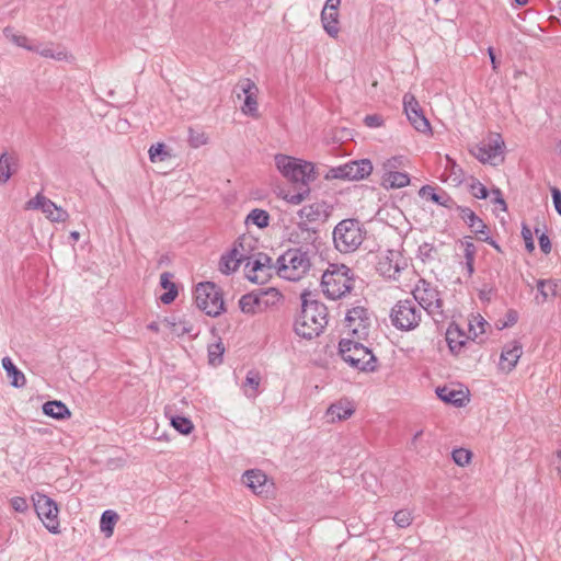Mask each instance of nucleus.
Here are the masks:
<instances>
[{"label":"nucleus","instance_id":"nucleus-1","mask_svg":"<svg viewBox=\"0 0 561 561\" xmlns=\"http://www.w3.org/2000/svg\"><path fill=\"white\" fill-rule=\"evenodd\" d=\"M328 324V308L312 298V294H301V312L296 318L294 330L297 335L311 340L319 336Z\"/></svg>","mask_w":561,"mask_h":561},{"label":"nucleus","instance_id":"nucleus-2","mask_svg":"<svg viewBox=\"0 0 561 561\" xmlns=\"http://www.w3.org/2000/svg\"><path fill=\"white\" fill-rule=\"evenodd\" d=\"M367 230L364 224L356 218L341 220L333 229V242L341 253L356 251L365 240Z\"/></svg>","mask_w":561,"mask_h":561},{"label":"nucleus","instance_id":"nucleus-3","mask_svg":"<svg viewBox=\"0 0 561 561\" xmlns=\"http://www.w3.org/2000/svg\"><path fill=\"white\" fill-rule=\"evenodd\" d=\"M310 253L304 248H290L276 260L277 274L288 280H299L310 270Z\"/></svg>","mask_w":561,"mask_h":561},{"label":"nucleus","instance_id":"nucleus-4","mask_svg":"<svg viewBox=\"0 0 561 561\" xmlns=\"http://www.w3.org/2000/svg\"><path fill=\"white\" fill-rule=\"evenodd\" d=\"M321 286L324 295L337 300L345 297L354 287V277L350 267L346 265H331L321 278Z\"/></svg>","mask_w":561,"mask_h":561},{"label":"nucleus","instance_id":"nucleus-5","mask_svg":"<svg viewBox=\"0 0 561 561\" xmlns=\"http://www.w3.org/2000/svg\"><path fill=\"white\" fill-rule=\"evenodd\" d=\"M412 295L417 307L425 310L436 322H443L447 318L440 293L432 283L420 278L412 289Z\"/></svg>","mask_w":561,"mask_h":561},{"label":"nucleus","instance_id":"nucleus-6","mask_svg":"<svg viewBox=\"0 0 561 561\" xmlns=\"http://www.w3.org/2000/svg\"><path fill=\"white\" fill-rule=\"evenodd\" d=\"M339 353L353 368L362 371H374L377 368L375 355L358 341L342 339L339 343Z\"/></svg>","mask_w":561,"mask_h":561},{"label":"nucleus","instance_id":"nucleus-7","mask_svg":"<svg viewBox=\"0 0 561 561\" xmlns=\"http://www.w3.org/2000/svg\"><path fill=\"white\" fill-rule=\"evenodd\" d=\"M275 164L283 176L295 184H309L316 179L314 167L311 162L276 154Z\"/></svg>","mask_w":561,"mask_h":561},{"label":"nucleus","instance_id":"nucleus-8","mask_svg":"<svg viewBox=\"0 0 561 561\" xmlns=\"http://www.w3.org/2000/svg\"><path fill=\"white\" fill-rule=\"evenodd\" d=\"M194 297L197 308L209 317H218L225 311L221 289L211 282L199 283Z\"/></svg>","mask_w":561,"mask_h":561},{"label":"nucleus","instance_id":"nucleus-9","mask_svg":"<svg viewBox=\"0 0 561 561\" xmlns=\"http://www.w3.org/2000/svg\"><path fill=\"white\" fill-rule=\"evenodd\" d=\"M280 298V293L274 287L257 289L242 295L239 299V308L245 314H256L275 306Z\"/></svg>","mask_w":561,"mask_h":561},{"label":"nucleus","instance_id":"nucleus-10","mask_svg":"<svg viewBox=\"0 0 561 561\" xmlns=\"http://www.w3.org/2000/svg\"><path fill=\"white\" fill-rule=\"evenodd\" d=\"M422 310L411 299L399 300L392 308L390 318L393 327L401 331H411L419 327Z\"/></svg>","mask_w":561,"mask_h":561},{"label":"nucleus","instance_id":"nucleus-11","mask_svg":"<svg viewBox=\"0 0 561 561\" xmlns=\"http://www.w3.org/2000/svg\"><path fill=\"white\" fill-rule=\"evenodd\" d=\"M33 505L38 518L51 534H59L58 507L54 500L44 493L36 492L33 496Z\"/></svg>","mask_w":561,"mask_h":561},{"label":"nucleus","instance_id":"nucleus-12","mask_svg":"<svg viewBox=\"0 0 561 561\" xmlns=\"http://www.w3.org/2000/svg\"><path fill=\"white\" fill-rule=\"evenodd\" d=\"M370 323L368 310L364 307H354L345 316V327L350 334L357 340L368 336Z\"/></svg>","mask_w":561,"mask_h":561},{"label":"nucleus","instance_id":"nucleus-13","mask_svg":"<svg viewBox=\"0 0 561 561\" xmlns=\"http://www.w3.org/2000/svg\"><path fill=\"white\" fill-rule=\"evenodd\" d=\"M373 171V164L368 159L350 161L343 165L332 168L330 176L333 179L362 180Z\"/></svg>","mask_w":561,"mask_h":561},{"label":"nucleus","instance_id":"nucleus-14","mask_svg":"<svg viewBox=\"0 0 561 561\" xmlns=\"http://www.w3.org/2000/svg\"><path fill=\"white\" fill-rule=\"evenodd\" d=\"M403 107L409 122L417 131L423 134L431 133V124L414 95L407 93L403 96Z\"/></svg>","mask_w":561,"mask_h":561},{"label":"nucleus","instance_id":"nucleus-15","mask_svg":"<svg viewBox=\"0 0 561 561\" xmlns=\"http://www.w3.org/2000/svg\"><path fill=\"white\" fill-rule=\"evenodd\" d=\"M248 271V278L252 283H263L273 270L272 259L265 253H257L252 255V260L245 263Z\"/></svg>","mask_w":561,"mask_h":561},{"label":"nucleus","instance_id":"nucleus-16","mask_svg":"<svg viewBox=\"0 0 561 561\" xmlns=\"http://www.w3.org/2000/svg\"><path fill=\"white\" fill-rule=\"evenodd\" d=\"M401 261L402 257L400 252L388 250L385 254L378 257L376 270L386 278L397 279L399 273L403 268Z\"/></svg>","mask_w":561,"mask_h":561},{"label":"nucleus","instance_id":"nucleus-17","mask_svg":"<svg viewBox=\"0 0 561 561\" xmlns=\"http://www.w3.org/2000/svg\"><path fill=\"white\" fill-rule=\"evenodd\" d=\"M318 239L319 231L313 227H309L306 221L299 222L296 230L290 234V241L301 243L299 248H304V250L308 249L309 253L311 250L316 249Z\"/></svg>","mask_w":561,"mask_h":561},{"label":"nucleus","instance_id":"nucleus-18","mask_svg":"<svg viewBox=\"0 0 561 561\" xmlns=\"http://www.w3.org/2000/svg\"><path fill=\"white\" fill-rule=\"evenodd\" d=\"M503 145L504 142L500 135H496L494 139H490L489 142L477 147L474 156L483 163H493V161L502 154Z\"/></svg>","mask_w":561,"mask_h":561},{"label":"nucleus","instance_id":"nucleus-19","mask_svg":"<svg viewBox=\"0 0 561 561\" xmlns=\"http://www.w3.org/2000/svg\"><path fill=\"white\" fill-rule=\"evenodd\" d=\"M242 482L255 494H266L270 490L267 476L259 469L248 470L242 476Z\"/></svg>","mask_w":561,"mask_h":561},{"label":"nucleus","instance_id":"nucleus-20","mask_svg":"<svg viewBox=\"0 0 561 561\" xmlns=\"http://www.w3.org/2000/svg\"><path fill=\"white\" fill-rule=\"evenodd\" d=\"M298 215L307 222H323L329 217V206L325 202H316L304 206Z\"/></svg>","mask_w":561,"mask_h":561},{"label":"nucleus","instance_id":"nucleus-21","mask_svg":"<svg viewBox=\"0 0 561 561\" xmlns=\"http://www.w3.org/2000/svg\"><path fill=\"white\" fill-rule=\"evenodd\" d=\"M522 354V345L517 341L506 344L501 353L500 368L505 371L513 370Z\"/></svg>","mask_w":561,"mask_h":561},{"label":"nucleus","instance_id":"nucleus-22","mask_svg":"<svg viewBox=\"0 0 561 561\" xmlns=\"http://www.w3.org/2000/svg\"><path fill=\"white\" fill-rule=\"evenodd\" d=\"M455 210L458 213L459 217L468 225L471 231L478 236V238L481 234H485L488 226L480 217L476 215L471 208L457 205Z\"/></svg>","mask_w":561,"mask_h":561},{"label":"nucleus","instance_id":"nucleus-23","mask_svg":"<svg viewBox=\"0 0 561 561\" xmlns=\"http://www.w3.org/2000/svg\"><path fill=\"white\" fill-rule=\"evenodd\" d=\"M420 196L427 197L433 203L446 207L448 209H455L457 206L456 202L447 194L444 190L439 188L438 191L431 186L424 185L419 191Z\"/></svg>","mask_w":561,"mask_h":561},{"label":"nucleus","instance_id":"nucleus-24","mask_svg":"<svg viewBox=\"0 0 561 561\" xmlns=\"http://www.w3.org/2000/svg\"><path fill=\"white\" fill-rule=\"evenodd\" d=\"M255 240L250 236H241L233 243V248L230 250L232 255L237 256L241 262H249L252 260V250L254 248Z\"/></svg>","mask_w":561,"mask_h":561},{"label":"nucleus","instance_id":"nucleus-25","mask_svg":"<svg viewBox=\"0 0 561 561\" xmlns=\"http://www.w3.org/2000/svg\"><path fill=\"white\" fill-rule=\"evenodd\" d=\"M18 156L15 153H8L7 151L0 154V184H5L12 174L16 171Z\"/></svg>","mask_w":561,"mask_h":561},{"label":"nucleus","instance_id":"nucleus-26","mask_svg":"<svg viewBox=\"0 0 561 561\" xmlns=\"http://www.w3.org/2000/svg\"><path fill=\"white\" fill-rule=\"evenodd\" d=\"M436 394L442 401H444L446 403H450L455 407L460 408L466 404L465 393L462 391L456 390L454 388H450L447 386L438 387L436 389Z\"/></svg>","mask_w":561,"mask_h":561},{"label":"nucleus","instance_id":"nucleus-27","mask_svg":"<svg viewBox=\"0 0 561 561\" xmlns=\"http://www.w3.org/2000/svg\"><path fill=\"white\" fill-rule=\"evenodd\" d=\"M2 367L7 376L11 379L10 383L14 388H22L26 383L24 374L14 365L11 357L5 356L1 360Z\"/></svg>","mask_w":561,"mask_h":561},{"label":"nucleus","instance_id":"nucleus-28","mask_svg":"<svg viewBox=\"0 0 561 561\" xmlns=\"http://www.w3.org/2000/svg\"><path fill=\"white\" fill-rule=\"evenodd\" d=\"M42 409L45 415L55 420H66L71 416V412L68 407L58 400L45 402Z\"/></svg>","mask_w":561,"mask_h":561},{"label":"nucleus","instance_id":"nucleus-29","mask_svg":"<svg viewBox=\"0 0 561 561\" xmlns=\"http://www.w3.org/2000/svg\"><path fill=\"white\" fill-rule=\"evenodd\" d=\"M172 277L173 274L169 272H163L160 275V285L162 288L167 289V291L160 296V300L164 305H170L175 300L178 296L176 285L173 282H171Z\"/></svg>","mask_w":561,"mask_h":561},{"label":"nucleus","instance_id":"nucleus-30","mask_svg":"<svg viewBox=\"0 0 561 561\" xmlns=\"http://www.w3.org/2000/svg\"><path fill=\"white\" fill-rule=\"evenodd\" d=\"M321 22H322L323 28L328 33V35L335 38L340 32L337 11L322 9Z\"/></svg>","mask_w":561,"mask_h":561},{"label":"nucleus","instance_id":"nucleus-31","mask_svg":"<svg viewBox=\"0 0 561 561\" xmlns=\"http://www.w3.org/2000/svg\"><path fill=\"white\" fill-rule=\"evenodd\" d=\"M381 179L383 186L390 188H401L410 183L409 174L400 171L386 172Z\"/></svg>","mask_w":561,"mask_h":561},{"label":"nucleus","instance_id":"nucleus-32","mask_svg":"<svg viewBox=\"0 0 561 561\" xmlns=\"http://www.w3.org/2000/svg\"><path fill=\"white\" fill-rule=\"evenodd\" d=\"M561 283L557 279H539L537 282V290L541 296L540 302H545L549 297H556Z\"/></svg>","mask_w":561,"mask_h":561},{"label":"nucleus","instance_id":"nucleus-33","mask_svg":"<svg viewBox=\"0 0 561 561\" xmlns=\"http://www.w3.org/2000/svg\"><path fill=\"white\" fill-rule=\"evenodd\" d=\"M118 514L115 511L106 510L102 513L100 519V529L106 537H111L114 531V526L118 520Z\"/></svg>","mask_w":561,"mask_h":561},{"label":"nucleus","instance_id":"nucleus-34","mask_svg":"<svg viewBox=\"0 0 561 561\" xmlns=\"http://www.w3.org/2000/svg\"><path fill=\"white\" fill-rule=\"evenodd\" d=\"M3 35L5 36L7 39H9L19 47L25 48L30 51L35 49V45L30 44V39L25 35L15 33L14 28L11 26H7L3 30Z\"/></svg>","mask_w":561,"mask_h":561},{"label":"nucleus","instance_id":"nucleus-35","mask_svg":"<svg viewBox=\"0 0 561 561\" xmlns=\"http://www.w3.org/2000/svg\"><path fill=\"white\" fill-rule=\"evenodd\" d=\"M245 224L255 225L259 228H266L270 225V214L260 208L252 209L245 218Z\"/></svg>","mask_w":561,"mask_h":561},{"label":"nucleus","instance_id":"nucleus-36","mask_svg":"<svg viewBox=\"0 0 561 561\" xmlns=\"http://www.w3.org/2000/svg\"><path fill=\"white\" fill-rule=\"evenodd\" d=\"M260 382H261L260 374L255 370H250L247 374L245 381L243 385L245 396L249 398H254L259 390Z\"/></svg>","mask_w":561,"mask_h":561},{"label":"nucleus","instance_id":"nucleus-37","mask_svg":"<svg viewBox=\"0 0 561 561\" xmlns=\"http://www.w3.org/2000/svg\"><path fill=\"white\" fill-rule=\"evenodd\" d=\"M149 159L151 162H162L171 158L170 151L163 142L152 145L148 150Z\"/></svg>","mask_w":561,"mask_h":561},{"label":"nucleus","instance_id":"nucleus-38","mask_svg":"<svg viewBox=\"0 0 561 561\" xmlns=\"http://www.w3.org/2000/svg\"><path fill=\"white\" fill-rule=\"evenodd\" d=\"M43 213L53 222H65L69 218L68 211L60 206H57L53 201H50V207H45Z\"/></svg>","mask_w":561,"mask_h":561},{"label":"nucleus","instance_id":"nucleus-39","mask_svg":"<svg viewBox=\"0 0 561 561\" xmlns=\"http://www.w3.org/2000/svg\"><path fill=\"white\" fill-rule=\"evenodd\" d=\"M242 262L230 251L226 255H222L219 263V270L224 274H230L237 271Z\"/></svg>","mask_w":561,"mask_h":561},{"label":"nucleus","instance_id":"nucleus-40","mask_svg":"<svg viewBox=\"0 0 561 561\" xmlns=\"http://www.w3.org/2000/svg\"><path fill=\"white\" fill-rule=\"evenodd\" d=\"M354 410L342 403L331 404L328 409V414L331 415L332 421L334 420H346L353 414Z\"/></svg>","mask_w":561,"mask_h":561},{"label":"nucleus","instance_id":"nucleus-41","mask_svg":"<svg viewBox=\"0 0 561 561\" xmlns=\"http://www.w3.org/2000/svg\"><path fill=\"white\" fill-rule=\"evenodd\" d=\"M171 425L181 434L188 435L193 432L194 425L193 422L185 416H171L170 417Z\"/></svg>","mask_w":561,"mask_h":561},{"label":"nucleus","instance_id":"nucleus-42","mask_svg":"<svg viewBox=\"0 0 561 561\" xmlns=\"http://www.w3.org/2000/svg\"><path fill=\"white\" fill-rule=\"evenodd\" d=\"M310 194L309 184H299L296 193H288L284 196V199L289 204L298 205L305 201Z\"/></svg>","mask_w":561,"mask_h":561},{"label":"nucleus","instance_id":"nucleus-43","mask_svg":"<svg viewBox=\"0 0 561 561\" xmlns=\"http://www.w3.org/2000/svg\"><path fill=\"white\" fill-rule=\"evenodd\" d=\"M407 162H408L407 157H404V156H393V157L387 159L382 163L383 173L392 172V171H398L400 168L405 167Z\"/></svg>","mask_w":561,"mask_h":561},{"label":"nucleus","instance_id":"nucleus-44","mask_svg":"<svg viewBox=\"0 0 561 561\" xmlns=\"http://www.w3.org/2000/svg\"><path fill=\"white\" fill-rule=\"evenodd\" d=\"M208 141V137L204 131L190 128L188 129V144L193 148H199L206 145Z\"/></svg>","mask_w":561,"mask_h":561},{"label":"nucleus","instance_id":"nucleus-45","mask_svg":"<svg viewBox=\"0 0 561 561\" xmlns=\"http://www.w3.org/2000/svg\"><path fill=\"white\" fill-rule=\"evenodd\" d=\"M33 51L39 54L43 57L53 58L56 60H62L67 56V54L62 50L55 51L51 46L39 47L35 45V49Z\"/></svg>","mask_w":561,"mask_h":561},{"label":"nucleus","instance_id":"nucleus-46","mask_svg":"<svg viewBox=\"0 0 561 561\" xmlns=\"http://www.w3.org/2000/svg\"><path fill=\"white\" fill-rule=\"evenodd\" d=\"M224 351H225V348L222 346V343H220V342L209 345V347H208L209 363L211 365L220 364L222 362Z\"/></svg>","mask_w":561,"mask_h":561},{"label":"nucleus","instance_id":"nucleus-47","mask_svg":"<svg viewBox=\"0 0 561 561\" xmlns=\"http://www.w3.org/2000/svg\"><path fill=\"white\" fill-rule=\"evenodd\" d=\"M469 191L472 196L480 199H485L489 195L488 188L478 180L472 179L469 184Z\"/></svg>","mask_w":561,"mask_h":561},{"label":"nucleus","instance_id":"nucleus-48","mask_svg":"<svg viewBox=\"0 0 561 561\" xmlns=\"http://www.w3.org/2000/svg\"><path fill=\"white\" fill-rule=\"evenodd\" d=\"M45 207H50V199L42 194H37L26 203V209H41L43 211Z\"/></svg>","mask_w":561,"mask_h":561},{"label":"nucleus","instance_id":"nucleus-49","mask_svg":"<svg viewBox=\"0 0 561 561\" xmlns=\"http://www.w3.org/2000/svg\"><path fill=\"white\" fill-rule=\"evenodd\" d=\"M393 522L400 528H407L412 523V515L408 510H400L394 513Z\"/></svg>","mask_w":561,"mask_h":561},{"label":"nucleus","instance_id":"nucleus-50","mask_svg":"<svg viewBox=\"0 0 561 561\" xmlns=\"http://www.w3.org/2000/svg\"><path fill=\"white\" fill-rule=\"evenodd\" d=\"M455 335H460L457 331H451L450 329L447 330L446 333V340L448 343V346L453 353H459L461 347L465 345V340H456Z\"/></svg>","mask_w":561,"mask_h":561},{"label":"nucleus","instance_id":"nucleus-51","mask_svg":"<svg viewBox=\"0 0 561 561\" xmlns=\"http://www.w3.org/2000/svg\"><path fill=\"white\" fill-rule=\"evenodd\" d=\"M451 456L454 461L461 467L468 465L471 460V453L465 448L455 449Z\"/></svg>","mask_w":561,"mask_h":561},{"label":"nucleus","instance_id":"nucleus-52","mask_svg":"<svg viewBox=\"0 0 561 561\" xmlns=\"http://www.w3.org/2000/svg\"><path fill=\"white\" fill-rule=\"evenodd\" d=\"M522 237L525 242V248L528 252H533L535 250V243L533 238V231L527 225H523L522 227Z\"/></svg>","mask_w":561,"mask_h":561},{"label":"nucleus","instance_id":"nucleus-53","mask_svg":"<svg viewBox=\"0 0 561 561\" xmlns=\"http://www.w3.org/2000/svg\"><path fill=\"white\" fill-rule=\"evenodd\" d=\"M242 111L245 114L255 115L257 111L256 94L245 96Z\"/></svg>","mask_w":561,"mask_h":561},{"label":"nucleus","instance_id":"nucleus-54","mask_svg":"<svg viewBox=\"0 0 561 561\" xmlns=\"http://www.w3.org/2000/svg\"><path fill=\"white\" fill-rule=\"evenodd\" d=\"M239 88L245 96L256 94L257 92L255 83L250 79L242 80L239 83Z\"/></svg>","mask_w":561,"mask_h":561},{"label":"nucleus","instance_id":"nucleus-55","mask_svg":"<svg viewBox=\"0 0 561 561\" xmlns=\"http://www.w3.org/2000/svg\"><path fill=\"white\" fill-rule=\"evenodd\" d=\"M10 504L15 512L24 513L28 505L25 497L14 496L11 499Z\"/></svg>","mask_w":561,"mask_h":561},{"label":"nucleus","instance_id":"nucleus-56","mask_svg":"<svg viewBox=\"0 0 561 561\" xmlns=\"http://www.w3.org/2000/svg\"><path fill=\"white\" fill-rule=\"evenodd\" d=\"M538 241L540 250L545 254H549L551 252V242L549 237L545 232H542L541 234L538 236Z\"/></svg>","mask_w":561,"mask_h":561},{"label":"nucleus","instance_id":"nucleus-57","mask_svg":"<svg viewBox=\"0 0 561 561\" xmlns=\"http://www.w3.org/2000/svg\"><path fill=\"white\" fill-rule=\"evenodd\" d=\"M463 254L466 261H474L476 245L471 241L463 242Z\"/></svg>","mask_w":561,"mask_h":561},{"label":"nucleus","instance_id":"nucleus-58","mask_svg":"<svg viewBox=\"0 0 561 561\" xmlns=\"http://www.w3.org/2000/svg\"><path fill=\"white\" fill-rule=\"evenodd\" d=\"M492 194L494 195L492 202L495 205H499L501 207V209L505 211L507 209V206H506V203H505V201H504V198L502 196L501 190L500 188H493L492 190Z\"/></svg>","mask_w":561,"mask_h":561},{"label":"nucleus","instance_id":"nucleus-59","mask_svg":"<svg viewBox=\"0 0 561 561\" xmlns=\"http://www.w3.org/2000/svg\"><path fill=\"white\" fill-rule=\"evenodd\" d=\"M551 196L554 204V208L559 215H561V192L557 187L551 188Z\"/></svg>","mask_w":561,"mask_h":561},{"label":"nucleus","instance_id":"nucleus-60","mask_svg":"<svg viewBox=\"0 0 561 561\" xmlns=\"http://www.w3.org/2000/svg\"><path fill=\"white\" fill-rule=\"evenodd\" d=\"M518 320V313L515 310H508L506 313V321L500 327V329L514 325Z\"/></svg>","mask_w":561,"mask_h":561},{"label":"nucleus","instance_id":"nucleus-61","mask_svg":"<svg viewBox=\"0 0 561 561\" xmlns=\"http://www.w3.org/2000/svg\"><path fill=\"white\" fill-rule=\"evenodd\" d=\"M368 127H379L382 124V119L379 115H367L364 119Z\"/></svg>","mask_w":561,"mask_h":561},{"label":"nucleus","instance_id":"nucleus-62","mask_svg":"<svg viewBox=\"0 0 561 561\" xmlns=\"http://www.w3.org/2000/svg\"><path fill=\"white\" fill-rule=\"evenodd\" d=\"M478 239L483 242H486L488 244L493 247L496 251H499V252L502 251L500 245L497 244V242L489 236V229L485 231V234H481Z\"/></svg>","mask_w":561,"mask_h":561},{"label":"nucleus","instance_id":"nucleus-63","mask_svg":"<svg viewBox=\"0 0 561 561\" xmlns=\"http://www.w3.org/2000/svg\"><path fill=\"white\" fill-rule=\"evenodd\" d=\"M174 331H176L179 334H190L193 331V325L186 322H180L179 328H176Z\"/></svg>","mask_w":561,"mask_h":561},{"label":"nucleus","instance_id":"nucleus-64","mask_svg":"<svg viewBox=\"0 0 561 561\" xmlns=\"http://www.w3.org/2000/svg\"><path fill=\"white\" fill-rule=\"evenodd\" d=\"M340 4L341 0H327L323 9L337 11Z\"/></svg>","mask_w":561,"mask_h":561}]
</instances>
